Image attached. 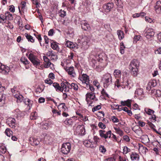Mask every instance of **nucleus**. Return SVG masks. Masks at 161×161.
I'll return each instance as SVG.
<instances>
[{"instance_id":"nucleus-1","label":"nucleus","mask_w":161,"mask_h":161,"mask_svg":"<svg viewBox=\"0 0 161 161\" xmlns=\"http://www.w3.org/2000/svg\"><path fill=\"white\" fill-rule=\"evenodd\" d=\"M101 82L104 88H107L112 83V77L111 74L107 73L103 75L102 77Z\"/></svg>"},{"instance_id":"nucleus-2","label":"nucleus","mask_w":161,"mask_h":161,"mask_svg":"<svg viewBox=\"0 0 161 161\" xmlns=\"http://www.w3.org/2000/svg\"><path fill=\"white\" fill-rule=\"evenodd\" d=\"M139 65V63L137 60L134 59L130 63L129 68L131 70V73L134 76L137 75Z\"/></svg>"},{"instance_id":"nucleus-3","label":"nucleus","mask_w":161,"mask_h":161,"mask_svg":"<svg viewBox=\"0 0 161 161\" xmlns=\"http://www.w3.org/2000/svg\"><path fill=\"white\" fill-rule=\"evenodd\" d=\"M29 59L35 67L40 64V61L37 57L32 53H30L28 57Z\"/></svg>"},{"instance_id":"nucleus-4","label":"nucleus","mask_w":161,"mask_h":161,"mask_svg":"<svg viewBox=\"0 0 161 161\" xmlns=\"http://www.w3.org/2000/svg\"><path fill=\"white\" fill-rule=\"evenodd\" d=\"M71 148L70 143L69 142H66L62 144L61 151L63 154H67L70 152Z\"/></svg>"},{"instance_id":"nucleus-5","label":"nucleus","mask_w":161,"mask_h":161,"mask_svg":"<svg viewBox=\"0 0 161 161\" xmlns=\"http://www.w3.org/2000/svg\"><path fill=\"white\" fill-rule=\"evenodd\" d=\"M79 79L82 82L84 86L89 84V76L86 74H83L79 77Z\"/></svg>"},{"instance_id":"nucleus-6","label":"nucleus","mask_w":161,"mask_h":161,"mask_svg":"<svg viewBox=\"0 0 161 161\" xmlns=\"http://www.w3.org/2000/svg\"><path fill=\"white\" fill-rule=\"evenodd\" d=\"M90 41V37L89 36H84L81 39L82 47L84 48H87L88 47V43Z\"/></svg>"},{"instance_id":"nucleus-7","label":"nucleus","mask_w":161,"mask_h":161,"mask_svg":"<svg viewBox=\"0 0 161 161\" xmlns=\"http://www.w3.org/2000/svg\"><path fill=\"white\" fill-rule=\"evenodd\" d=\"M16 121L14 118L9 117L7 119L6 123L10 127L15 128L17 125Z\"/></svg>"},{"instance_id":"nucleus-8","label":"nucleus","mask_w":161,"mask_h":161,"mask_svg":"<svg viewBox=\"0 0 161 161\" xmlns=\"http://www.w3.org/2000/svg\"><path fill=\"white\" fill-rule=\"evenodd\" d=\"M154 35V32L152 28L148 29L144 34V36L148 39H151Z\"/></svg>"},{"instance_id":"nucleus-9","label":"nucleus","mask_w":161,"mask_h":161,"mask_svg":"<svg viewBox=\"0 0 161 161\" xmlns=\"http://www.w3.org/2000/svg\"><path fill=\"white\" fill-rule=\"evenodd\" d=\"M10 71L9 67L6 66L0 63V72L5 75H6Z\"/></svg>"},{"instance_id":"nucleus-10","label":"nucleus","mask_w":161,"mask_h":161,"mask_svg":"<svg viewBox=\"0 0 161 161\" xmlns=\"http://www.w3.org/2000/svg\"><path fill=\"white\" fill-rule=\"evenodd\" d=\"M114 7V4L112 3H108L104 4L103 7V10L106 12H109Z\"/></svg>"},{"instance_id":"nucleus-11","label":"nucleus","mask_w":161,"mask_h":161,"mask_svg":"<svg viewBox=\"0 0 161 161\" xmlns=\"http://www.w3.org/2000/svg\"><path fill=\"white\" fill-rule=\"evenodd\" d=\"M77 132L80 135H84L85 134V130L83 125H78L76 129Z\"/></svg>"},{"instance_id":"nucleus-12","label":"nucleus","mask_w":161,"mask_h":161,"mask_svg":"<svg viewBox=\"0 0 161 161\" xmlns=\"http://www.w3.org/2000/svg\"><path fill=\"white\" fill-rule=\"evenodd\" d=\"M65 70L67 72L68 74L71 77H74L75 76L76 73L73 67H69L68 69H65Z\"/></svg>"},{"instance_id":"nucleus-13","label":"nucleus","mask_w":161,"mask_h":161,"mask_svg":"<svg viewBox=\"0 0 161 161\" xmlns=\"http://www.w3.org/2000/svg\"><path fill=\"white\" fill-rule=\"evenodd\" d=\"M81 25L82 28L84 31H87L90 30V27L89 24L87 21L82 20L81 21Z\"/></svg>"},{"instance_id":"nucleus-14","label":"nucleus","mask_w":161,"mask_h":161,"mask_svg":"<svg viewBox=\"0 0 161 161\" xmlns=\"http://www.w3.org/2000/svg\"><path fill=\"white\" fill-rule=\"evenodd\" d=\"M154 8L156 13L158 14L161 13V2L158 1L156 3Z\"/></svg>"},{"instance_id":"nucleus-15","label":"nucleus","mask_w":161,"mask_h":161,"mask_svg":"<svg viewBox=\"0 0 161 161\" xmlns=\"http://www.w3.org/2000/svg\"><path fill=\"white\" fill-rule=\"evenodd\" d=\"M99 133L100 137L101 138H104L105 139L108 138V134H109L108 132H106L105 130H99Z\"/></svg>"},{"instance_id":"nucleus-16","label":"nucleus","mask_w":161,"mask_h":161,"mask_svg":"<svg viewBox=\"0 0 161 161\" xmlns=\"http://www.w3.org/2000/svg\"><path fill=\"white\" fill-rule=\"evenodd\" d=\"M43 60L44 61V67L45 68L49 67L51 65H53L50 61L49 59L47 56H43Z\"/></svg>"},{"instance_id":"nucleus-17","label":"nucleus","mask_w":161,"mask_h":161,"mask_svg":"<svg viewBox=\"0 0 161 161\" xmlns=\"http://www.w3.org/2000/svg\"><path fill=\"white\" fill-rule=\"evenodd\" d=\"M138 123L139 125H136L133 127L132 129L133 130L136 134L139 135L141 134V128L140 126H141V122L140 121H138Z\"/></svg>"},{"instance_id":"nucleus-18","label":"nucleus","mask_w":161,"mask_h":161,"mask_svg":"<svg viewBox=\"0 0 161 161\" xmlns=\"http://www.w3.org/2000/svg\"><path fill=\"white\" fill-rule=\"evenodd\" d=\"M86 100L88 102L89 99L93 100L95 98V96L94 94L92 92L87 93L86 95Z\"/></svg>"},{"instance_id":"nucleus-19","label":"nucleus","mask_w":161,"mask_h":161,"mask_svg":"<svg viewBox=\"0 0 161 161\" xmlns=\"http://www.w3.org/2000/svg\"><path fill=\"white\" fill-rule=\"evenodd\" d=\"M132 102L131 100L128 99L126 101H121V106H126L128 107H131V103Z\"/></svg>"},{"instance_id":"nucleus-20","label":"nucleus","mask_w":161,"mask_h":161,"mask_svg":"<svg viewBox=\"0 0 161 161\" xmlns=\"http://www.w3.org/2000/svg\"><path fill=\"white\" fill-rule=\"evenodd\" d=\"M53 86L56 89V90L57 92H62V86H60L59 84L56 82H54L53 84Z\"/></svg>"},{"instance_id":"nucleus-21","label":"nucleus","mask_w":161,"mask_h":161,"mask_svg":"<svg viewBox=\"0 0 161 161\" xmlns=\"http://www.w3.org/2000/svg\"><path fill=\"white\" fill-rule=\"evenodd\" d=\"M44 141L47 144H50L53 141L52 138L49 135H46L44 138Z\"/></svg>"},{"instance_id":"nucleus-22","label":"nucleus","mask_w":161,"mask_h":161,"mask_svg":"<svg viewBox=\"0 0 161 161\" xmlns=\"http://www.w3.org/2000/svg\"><path fill=\"white\" fill-rule=\"evenodd\" d=\"M65 45L67 47L73 49L75 47V43L69 41H66Z\"/></svg>"},{"instance_id":"nucleus-23","label":"nucleus","mask_w":161,"mask_h":161,"mask_svg":"<svg viewBox=\"0 0 161 161\" xmlns=\"http://www.w3.org/2000/svg\"><path fill=\"white\" fill-rule=\"evenodd\" d=\"M149 139L147 135H142V143L145 144L149 142Z\"/></svg>"},{"instance_id":"nucleus-24","label":"nucleus","mask_w":161,"mask_h":161,"mask_svg":"<svg viewBox=\"0 0 161 161\" xmlns=\"http://www.w3.org/2000/svg\"><path fill=\"white\" fill-rule=\"evenodd\" d=\"M51 47L53 49L58 51H59V48L58 43L55 42H53L51 43Z\"/></svg>"},{"instance_id":"nucleus-25","label":"nucleus","mask_w":161,"mask_h":161,"mask_svg":"<svg viewBox=\"0 0 161 161\" xmlns=\"http://www.w3.org/2000/svg\"><path fill=\"white\" fill-rule=\"evenodd\" d=\"M117 34L118 36L119 39L120 40L123 39L124 37V32L120 30L117 31Z\"/></svg>"},{"instance_id":"nucleus-26","label":"nucleus","mask_w":161,"mask_h":161,"mask_svg":"<svg viewBox=\"0 0 161 161\" xmlns=\"http://www.w3.org/2000/svg\"><path fill=\"white\" fill-rule=\"evenodd\" d=\"M30 140L31 142V144L32 145H37L39 143V141L36 138H31Z\"/></svg>"},{"instance_id":"nucleus-27","label":"nucleus","mask_w":161,"mask_h":161,"mask_svg":"<svg viewBox=\"0 0 161 161\" xmlns=\"http://www.w3.org/2000/svg\"><path fill=\"white\" fill-rule=\"evenodd\" d=\"M140 156L136 153H132L130 155V158L132 160H138L139 159Z\"/></svg>"},{"instance_id":"nucleus-28","label":"nucleus","mask_w":161,"mask_h":161,"mask_svg":"<svg viewBox=\"0 0 161 161\" xmlns=\"http://www.w3.org/2000/svg\"><path fill=\"white\" fill-rule=\"evenodd\" d=\"M145 15V14L143 12H142V16L143 17H142V19H144L146 21H147L148 22H149L150 23H151L153 22V20L152 19L149 17H144L143 16Z\"/></svg>"},{"instance_id":"nucleus-29","label":"nucleus","mask_w":161,"mask_h":161,"mask_svg":"<svg viewBox=\"0 0 161 161\" xmlns=\"http://www.w3.org/2000/svg\"><path fill=\"white\" fill-rule=\"evenodd\" d=\"M11 91L13 95L14 96V95L18 94L19 93L18 91V88L16 86H14L13 88L11 89Z\"/></svg>"},{"instance_id":"nucleus-30","label":"nucleus","mask_w":161,"mask_h":161,"mask_svg":"<svg viewBox=\"0 0 161 161\" xmlns=\"http://www.w3.org/2000/svg\"><path fill=\"white\" fill-rule=\"evenodd\" d=\"M121 72L120 70L116 69L114 70V75L115 77L119 78L121 75Z\"/></svg>"},{"instance_id":"nucleus-31","label":"nucleus","mask_w":161,"mask_h":161,"mask_svg":"<svg viewBox=\"0 0 161 161\" xmlns=\"http://www.w3.org/2000/svg\"><path fill=\"white\" fill-rule=\"evenodd\" d=\"M25 36L29 42H30L32 43L34 42V40L33 39V37L31 35L26 33L25 34Z\"/></svg>"},{"instance_id":"nucleus-32","label":"nucleus","mask_w":161,"mask_h":161,"mask_svg":"<svg viewBox=\"0 0 161 161\" xmlns=\"http://www.w3.org/2000/svg\"><path fill=\"white\" fill-rule=\"evenodd\" d=\"M14 97L17 99V101L18 102H21L23 100V97L19 93L18 94L14 95Z\"/></svg>"},{"instance_id":"nucleus-33","label":"nucleus","mask_w":161,"mask_h":161,"mask_svg":"<svg viewBox=\"0 0 161 161\" xmlns=\"http://www.w3.org/2000/svg\"><path fill=\"white\" fill-rule=\"evenodd\" d=\"M82 4L86 8H89L91 5V2L89 0H84L82 2Z\"/></svg>"},{"instance_id":"nucleus-34","label":"nucleus","mask_w":161,"mask_h":161,"mask_svg":"<svg viewBox=\"0 0 161 161\" xmlns=\"http://www.w3.org/2000/svg\"><path fill=\"white\" fill-rule=\"evenodd\" d=\"M61 86H62V88H63L62 89V92L64 90L65 92H69V89H70L67 87V86H66L65 85L64 83H62L61 84Z\"/></svg>"},{"instance_id":"nucleus-35","label":"nucleus","mask_w":161,"mask_h":161,"mask_svg":"<svg viewBox=\"0 0 161 161\" xmlns=\"http://www.w3.org/2000/svg\"><path fill=\"white\" fill-rule=\"evenodd\" d=\"M5 15L6 18V20L8 19L10 20H13V17L12 14L10 13L9 12H7L5 13Z\"/></svg>"},{"instance_id":"nucleus-36","label":"nucleus","mask_w":161,"mask_h":161,"mask_svg":"<svg viewBox=\"0 0 161 161\" xmlns=\"http://www.w3.org/2000/svg\"><path fill=\"white\" fill-rule=\"evenodd\" d=\"M37 114L36 112L31 113L30 118L32 120L36 119L37 118Z\"/></svg>"},{"instance_id":"nucleus-37","label":"nucleus","mask_w":161,"mask_h":161,"mask_svg":"<svg viewBox=\"0 0 161 161\" xmlns=\"http://www.w3.org/2000/svg\"><path fill=\"white\" fill-rule=\"evenodd\" d=\"M125 48L124 43L122 42H121L120 44V53L121 54H123L124 53Z\"/></svg>"},{"instance_id":"nucleus-38","label":"nucleus","mask_w":161,"mask_h":161,"mask_svg":"<svg viewBox=\"0 0 161 161\" xmlns=\"http://www.w3.org/2000/svg\"><path fill=\"white\" fill-rule=\"evenodd\" d=\"M20 61L24 64L25 65L28 64L30 63L27 58L25 57H22L21 58Z\"/></svg>"},{"instance_id":"nucleus-39","label":"nucleus","mask_w":161,"mask_h":161,"mask_svg":"<svg viewBox=\"0 0 161 161\" xmlns=\"http://www.w3.org/2000/svg\"><path fill=\"white\" fill-rule=\"evenodd\" d=\"M6 99V95L3 94H0V102L4 103Z\"/></svg>"},{"instance_id":"nucleus-40","label":"nucleus","mask_w":161,"mask_h":161,"mask_svg":"<svg viewBox=\"0 0 161 161\" xmlns=\"http://www.w3.org/2000/svg\"><path fill=\"white\" fill-rule=\"evenodd\" d=\"M156 85V83L155 80H151L148 83V86H151V87L155 86Z\"/></svg>"},{"instance_id":"nucleus-41","label":"nucleus","mask_w":161,"mask_h":161,"mask_svg":"<svg viewBox=\"0 0 161 161\" xmlns=\"http://www.w3.org/2000/svg\"><path fill=\"white\" fill-rule=\"evenodd\" d=\"M121 81L120 79H118L116 80L115 81L114 83L115 86H116L119 89L120 87H121V84L120 81Z\"/></svg>"},{"instance_id":"nucleus-42","label":"nucleus","mask_w":161,"mask_h":161,"mask_svg":"<svg viewBox=\"0 0 161 161\" xmlns=\"http://www.w3.org/2000/svg\"><path fill=\"white\" fill-rule=\"evenodd\" d=\"M5 132L7 136L9 137H10L12 135L13 132L9 128H7L5 130Z\"/></svg>"},{"instance_id":"nucleus-43","label":"nucleus","mask_w":161,"mask_h":161,"mask_svg":"<svg viewBox=\"0 0 161 161\" xmlns=\"http://www.w3.org/2000/svg\"><path fill=\"white\" fill-rule=\"evenodd\" d=\"M145 111L148 115H151L153 114L154 111L153 110L149 108H145Z\"/></svg>"},{"instance_id":"nucleus-44","label":"nucleus","mask_w":161,"mask_h":161,"mask_svg":"<svg viewBox=\"0 0 161 161\" xmlns=\"http://www.w3.org/2000/svg\"><path fill=\"white\" fill-rule=\"evenodd\" d=\"M6 147L3 145L0 146V153H5L6 152Z\"/></svg>"},{"instance_id":"nucleus-45","label":"nucleus","mask_w":161,"mask_h":161,"mask_svg":"<svg viewBox=\"0 0 161 161\" xmlns=\"http://www.w3.org/2000/svg\"><path fill=\"white\" fill-rule=\"evenodd\" d=\"M71 87H70V89H73L74 90H77L78 89V86L76 84L73 83L71 84Z\"/></svg>"},{"instance_id":"nucleus-46","label":"nucleus","mask_w":161,"mask_h":161,"mask_svg":"<svg viewBox=\"0 0 161 161\" xmlns=\"http://www.w3.org/2000/svg\"><path fill=\"white\" fill-rule=\"evenodd\" d=\"M123 150V153L124 154H126L130 151V149L126 146L124 147Z\"/></svg>"},{"instance_id":"nucleus-47","label":"nucleus","mask_w":161,"mask_h":161,"mask_svg":"<svg viewBox=\"0 0 161 161\" xmlns=\"http://www.w3.org/2000/svg\"><path fill=\"white\" fill-rule=\"evenodd\" d=\"M86 89H89L92 92H93L94 90V89L92 86H91L89 84H87V85L85 86H84Z\"/></svg>"},{"instance_id":"nucleus-48","label":"nucleus","mask_w":161,"mask_h":161,"mask_svg":"<svg viewBox=\"0 0 161 161\" xmlns=\"http://www.w3.org/2000/svg\"><path fill=\"white\" fill-rule=\"evenodd\" d=\"M6 20V15L1 14L0 15V22L3 23V22Z\"/></svg>"},{"instance_id":"nucleus-49","label":"nucleus","mask_w":161,"mask_h":161,"mask_svg":"<svg viewBox=\"0 0 161 161\" xmlns=\"http://www.w3.org/2000/svg\"><path fill=\"white\" fill-rule=\"evenodd\" d=\"M114 129L117 132V133H118L120 136H122L123 135V132L120 129L115 128H114Z\"/></svg>"},{"instance_id":"nucleus-50","label":"nucleus","mask_w":161,"mask_h":161,"mask_svg":"<svg viewBox=\"0 0 161 161\" xmlns=\"http://www.w3.org/2000/svg\"><path fill=\"white\" fill-rule=\"evenodd\" d=\"M59 16L61 17H64L66 15V12L64 10H61L59 12Z\"/></svg>"},{"instance_id":"nucleus-51","label":"nucleus","mask_w":161,"mask_h":161,"mask_svg":"<svg viewBox=\"0 0 161 161\" xmlns=\"http://www.w3.org/2000/svg\"><path fill=\"white\" fill-rule=\"evenodd\" d=\"M46 55L48 57L54 56L55 53L53 52V51H49L46 53Z\"/></svg>"},{"instance_id":"nucleus-52","label":"nucleus","mask_w":161,"mask_h":161,"mask_svg":"<svg viewBox=\"0 0 161 161\" xmlns=\"http://www.w3.org/2000/svg\"><path fill=\"white\" fill-rule=\"evenodd\" d=\"M50 126L49 123H45V124H43L42 125V128L45 129L47 130L48 128Z\"/></svg>"},{"instance_id":"nucleus-53","label":"nucleus","mask_w":161,"mask_h":161,"mask_svg":"<svg viewBox=\"0 0 161 161\" xmlns=\"http://www.w3.org/2000/svg\"><path fill=\"white\" fill-rule=\"evenodd\" d=\"M98 126L102 129H104L106 127L105 125L102 122H99L98 124Z\"/></svg>"},{"instance_id":"nucleus-54","label":"nucleus","mask_w":161,"mask_h":161,"mask_svg":"<svg viewBox=\"0 0 161 161\" xmlns=\"http://www.w3.org/2000/svg\"><path fill=\"white\" fill-rule=\"evenodd\" d=\"M45 82L46 83L51 85L53 83V81L49 78H47L45 80Z\"/></svg>"},{"instance_id":"nucleus-55","label":"nucleus","mask_w":161,"mask_h":161,"mask_svg":"<svg viewBox=\"0 0 161 161\" xmlns=\"http://www.w3.org/2000/svg\"><path fill=\"white\" fill-rule=\"evenodd\" d=\"M99 150L101 152L103 153H105L106 151V148L104 147V146L102 145H101L99 147Z\"/></svg>"},{"instance_id":"nucleus-56","label":"nucleus","mask_w":161,"mask_h":161,"mask_svg":"<svg viewBox=\"0 0 161 161\" xmlns=\"http://www.w3.org/2000/svg\"><path fill=\"white\" fill-rule=\"evenodd\" d=\"M142 152L143 154H146V153L148 152V150L146 147H143V146L142 145Z\"/></svg>"},{"instance_id":"nucleus-57","label":"nucleus","mask_w":161,"mask_h":161,"mask_svg":"<svg viewBox=\"0 0 161 161\" xmlns=\"http://www.w3.org/2000/svg\"><path fill=\"white\" fill-rule=\"evenodd\" d=\"M140 36L139 35H136L135 36L134 38L133 42L136 43L137 41H139L140 39Z\"/></svg>"},{"instance_id":"nucleus-58","label":"nucleus","mask_w":161,"mask_h":161,"mask_svg":"<svg viewBox=\"0 0 161 161\" xmlns=\"http://www.w3.org/2000/svg\"><path fill=\"white\" fill-rule=\"evenodd\" d=\"M111 120L113 122H119L118 119L115 116H113L111 117Z\"/></svg>"},{"instance_id":"nucleus-59","label":"nucleus","mask_w":161,"mask_h":161,"mask_svg":"<svg viewBox=\"0 0 161 161\" xmlns=\"http://www.w3.org/2000/svg\"><path fill=\"white\" fill-rule=\"evenodd\" d=\"M101 108V106L99 105H98L97 106H96L94 107L93 108H92V111L93 112H94L97 110L100 109Z\"/></svg>"},{"instance_id":"nucleus-60","label":"nucleus","mask_w":161,"mask_h":161,"mask_svg":"<svg viewBox=\"0 0 161 161\" xmlns=\"http://www.w3.org/2000/svg\"><path fill=\"white\" fill-rule=\"evenodd\" d=\"M148 124L151 127V128L152 129H153V130L157 132L156 130L154 128L155 127V126L152 123L150 122H148Z\"/></svg>"},{"instance_id":"nucleus-61","label":"nucleus","mask_w":161,"mask_h":161,"mask_svg":"<svg viewBox=\"0 0 161 161\" xmlns=\"http://www.w3.org/2000/svg\"><path fill=\"white\" fill-rule=\"evenodd\" d=\"M93 139L94 141V142H95L96 143V144H97V143L99 142H100V139L97 136H94L93 137Z\"/></svg>"},{"instance_id":"nucleus-62","label":"nucleus","mask_w":161,"mask_h":161,"mask_svg":"<svg viewBox=\"0 0 161 161\" xmlns=\"http://www.w3.org/2000/svg\"><path fill=\"white\" fill-rule=\"evenodd\" d=\"M59 106L61 108H62L63 109V111H64L66 110V107L65 105V104L64 103H62L60 104Z\"/></svg>"},{"instance_id":"nucleus-63","label":"nucleus","mask_w":161,"mask_h":161,"mask_svg":"<svg viewBox=\"0 0 161 161\" xmlns=\"http://www.w3.org/2000/svg\"><path fill=\"white\" fill-rule=\"evenodd\" d=\"M155 54H161V47H160L155 51Z\"/></svg>"},{"instance_id":"nucleus-64","label":"nucleus","mask_w":161,"mask_h":161,"mask_svg":"<svg viewBox=\"0 0 161 161\" xmlns=\"http://www.w3.org/2000/svg\"><path fill=\"white\" fill-rule=\"evenodd\" d=\"M127 158L125 156L121 157L119 156V161H126Z\"/></svg>"}]
</instances>
